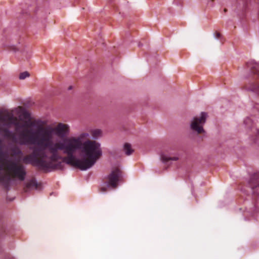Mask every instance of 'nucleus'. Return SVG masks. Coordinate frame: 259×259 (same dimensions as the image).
Segmentation results:
<instances>
[{
    "label": "nucleus",
    "instance_id": "nucleus-10",
    "mask_svg": "<svg viewBox=\"0 0 259 259\" xmlns=\"http://www.w3.org/2000/svg\"><path fill=\"white\" fill-rule=\"evenodd\" d=\"M11 180V179L10 176L3 177L1 179L3 185L7 190H9L10 189Z\"/></svg>",
    "mask_w": 259,
    "mask_h": 259
},
{
    "label": "nucleus",
    "instance_id": "nucleus-16",
    "mask_svg": "<svg viewBox=\"0 0 259 259\" xmlns=\"http://www.w3.org/2000/svg\"><path fill=\"white\" fill-rule=\"evenodd\" d=\"M29 76L30 74L28 71H24L20 74L19 78L20 79L22 80Z\"/></svg>",
    "mask_w": 259,
    "mask_h": 259
},
{
    "label": "nucleus",
    "instance_id": "nucleus-6",
    "mask_svg": "<svg viewBox=\"0 0 259 259\" xmlns=\"http://www.w3.org/2000/svg\"><path fill=\"white\" fill-rule=\"evenodd\" d=\"M121 171L118 168H116L112 171L108 176V184L113 188H115L117 187V183L121 177Z\"/></svg>",
    "mask_w": 259,
    "mask_h": 259
},
{
    "label": "nucleus",
    "instance_id": "nucleus-22",
    "mask_svg": "<svg viewBox=\"0 0 259 259\" xmlns=\"http://www.w3.org/2000/svg\"><path fill=\"white\" fill-rule=\"evenodd\" d=\"M102 190L103 191H105L106 188H102Z\"/></svg>",
    "mask_w": 259,
    "mask_h": 259
},
{
    "label": "nucleus",
    "instance_id": "nucleus-23",
    "mask_svg": "<svg viewBox=\"0 0 259 259\" xmlns=\"http://www.w3.org/2000/svg\"><path fill=\"white\" fill-rule=\"evenodd\" d=\"M224 12H227V9H224Z\"/></svg>",
    "mask_w": 259,
    "mask_h": 259
},
{
    "label": "nucleus",
    "instance_id": "nucleus-4",
    "mask_svg": "<svg viewBox=\"0 0 259 259\" xmlns=\"http://www.w3.org/2000/svg\"><path fill=\"white\" fill-rule=\"evenodd\" d=\"M4 165L7 171L13 177L18 178L20 181L24 180L26 172L23 165L18 164L13 161L7 160Z\"/></svg>",
    "mask_w": 259,
    "mask_h": 259
},
{
    "label": "nucleus",
    "instance_id": "nucleus-13",
    "mask_svg": "<svg viewBox=\"0 0 259 259\" xmlns=\"http://www.w3.org/2000/svg\"><path fill=\"white\" fill-rule=\"evenodd\" d=\"M19 118L21 120H29L30 118V114L26 110H23L19 115Z\"/></svg>",
    "mask_w": 259,
    "mask_h": 259
},
{
    "label": "nucleus",
    "instance_id": "nucleus-19",
    "mask_svg": "<svg viewBox=\"0 0 259 259\" xmlns=\"http://www.w3.org/2000/svg\"><path fill=\"white\" fill-rule=\"evenodd\" d=\"M12 50L14 51V52H16V51H18V50H17V48L15 47H13L12 48Z\"/></svg>",
    "mask_w": 259,
    "mask_h": 259
},
{
    "label": "nucleus",
    "instance_id": "nucleus-1",
    "mask_svg": "<svg viewBox=\"0 0 259 259\" xmlns=\"http://www.w3.org/2000/svg\"><path fill=\"white\" fill-rule=\"evenodd\" d=\"M38 125L35 131L26 130L20 133L18 138L14 137V140L21 145H36L49 148L53 157L57 156L58 151H62L67 155L63 162L81 170L92 167L102 155L101 144L95 141L89 140V134L82 133L77 137H70L63 141L53 140V133L60 138L67 137L70 133L68 124L59 123L53 128L50 126L44 127L46 122L35 120L31 123Z\"/></svg>",
    "mask_w": 259,
    "mask_h": 259
},
{
    "label": "nucleus",
    "instance_id": "nucleus-12",
    "mask_svg": "<svg viewBox=\"0 0 259 259\" xmlns=\"http://www.w3.org/2000/svg\"><path fill=\"white\" fill-rule=\"evenodd\" d=\"M160 158L163 162H166L169 160L177 161L179 159L178 156L169 157L165 154H161Z\"/></svg>",
    "mask_w": 259,
    "mask_h": 259
},
{
    "label": "nucleus",
    "instance_id": "nucleus-20",
    "mask_svg": "<svg viewBox=\"0 0 259 259\" xmlns=\"http://www.w3.org/2000/svg\"><path fill=\"white\" fill-rule=\"evenodd\" d=\"M72 89V86H69V87H68V90H71Z\"/></svg>",
    "mask_w": 259,
    "mask_h": 259
},
{
    "label": "nucleus",
    "instance_id": "nucleus-24",
    "mask_svg": "<svg viewBox=\"0 0 259 259\" xmlns=\"http://www.w3.org/2000/svg\"><path fill=\"white\" fill-rule=\"evenodd\" d=\"M19 108L20 109H22V107H19Z\"/></svg>",
    "mask_w": 259,
    "mask_h": 259
},
{
    "label": "nucleus",
    "instance_id": "nucleus-21",
    "mask_svg": "<svg viewBox=\"0 0 259 259\" xmlns=\"http://www.w3.org/2000/svg\"><path fill=\"white\" fill-rule=\"evenodd\" d=\"M138 46H139V47H140L142 46V44L141 43H140H140H139V44H138Z\"/></svg>",
    "mask_w": 259,
    "mask_h": 259
},
{
    "label": "nucleus",
    "instance_id": "nucleus-5",
    "mask_svg": "<svg viewBox=\"0 0 259 259\" xmlns=\"http://www.w3.org/2000/svg\"><path fill=\"white\" fill-rule=\"evenodd\" d=\"M208 117V113L205 112H201L200 117H194L190 123L191 129L198 134L204 133L203 125L206 123Z\"/></svg>",
    "mask_w": 259,
    "mask_h": 259
},
{
    "label": "nucleus",
    "instance_id": "nucleus-15",
    "mask_svg": "<svg viewBox=\"0 0 259 259\" xmlns=\"http://www.w3.org/2000/svg\"><path fill=\"white\" fill-rule=\"evenodd\" d=\"M12 151L15 155H19L22 153L20 149L18 147H14L12 148Z\"/></svg>",
    "mask_w": 259,
    "mask_h": 259
},
{
    "label": "nucleus",
    "instance_id": "nucleus-2",
    "mask_svg": "<svg viewBox=\"0 0 259 259\" xmlns=\"http://www.w3.org/2000/svg\"><path fill=\"white\" fill-rule=\"evenodd\" d=\"M32 150L31 153L25 156L23 158V161L25 164H31L42 169H52L63 170L64 164L62 162L54 163V162L61 159L60 152L58 151L57 156L53 157L49 148L42 147H33L30 148Z\"/></svg>",
    "mask_w": 259,
    "mask_h": 259
},
{
    "label": "nucleus",
    "instance_id": "nucleus-3",
    "mask_svg": "<svg viewBox=\"0 0 259 259\" xmlns=\"http://www.w3.org/2000/svg\"><path fill=\"white\" fill-rule=\"evenodd\" d=\"M2 121H8V123H5L3 126H6V128H1V133H3V137L7 139L10 140L12 142L21 145L17 141L14 140V137L16 139L18 138L20 133L27 129L20 130V128L25 127V125L18 121L16 117L14 116L12 112H7L5 113L2 116ZM23 145H22L23 146Z\"/></svg>",
    "mask_w": 259,
    "mask_h": 259
},
{
    "label": "nucleus",
    "instance_id": "nucleus-8",
    "mask_svg": "<svg viewBox=\"0 0 259 259\" xmlns=\"http://www.w3.org/2000/svg\"><path fill=\"white\" fill-rule=\"evenodd\" d=\"M39 185V184L37 183L36 181L34 179H32L26 184L24 191L25 192L27 193L29 189L33 188H34L35 189H37Z\"/></svg>",
    "mask_w": 259,
    "mask_h": 259
},
{
    "label": "nucleus",
    "instance_id": "nucleus-9",
    "mask_svg": "<svg viewBox=\"0 0 259 259\" xmlns=\"http://www.w3.org/2000/svg\"><path fill=\"white\" fill-rule=\"evenodd\" d=\"M90 135H91L92 136L93 139H94L93 141H96V140L99 139V138L101 137L102 136V131L100 129H95V130H92L90 131V133H88ZM90 137V136L89 137ZM88 139H89V138H88Z\"/></svg>",
    "mask_w": 259,
    "mask_h": 259
},
{
    "label": "nucleus",
    "instance_id": "nucleus-11",
    "mask_svg": "<svg viewBox=\"0 0 259 259\" xmlns=\"http://www.w3.org/2000/svg\"><path fill=\"white\" fill-rule=\"evenodd\" d=\"M123 151L126 155H131L134 151L130 144L126 143L123 145Z\"/></svg>",
    "mask_w": 259,
    "mask_h": 259
},
{
    "label": "nucleus",
    "instance_id": "nucleus-14",
    "mask_svg": "<svg viewBox=\"0 0 259 259\" xmlns=\"http://www.w3.org/2000/svg\"><path fill=\"white\" fill-rule=\"evenodd\" d=\"M251 71L254 74H256L259 76V65L256 63L252 64L250 66Z\"/></svg>",
    "mask_w": 259,
    "mask_h": 259
},
{
    "label": "nucleus",
    "instance_id": "nucleus-18",
    "mask_svg": "<svg viewBox=\"0 0 259 259\" xmlns=\"http://www.w3.org/2000/svg\"><path fill=\"white\" fill-rule=\"evenodd\" d=\"M23 53L25 54L26 56H30V55L29 54V52L28 51H24Z\"/></svg>",
    "mask_w": 259,
    "mask_h": 259
},
{
    "label": "nucleus",
    "instance_id": "nucleus-7",
    "mask_svg": "<svg viewBox=\"0 0 259 259\" xmlns=\"http://www.w3.org/2000/svg\"><path fill=\"white\" fill-rule=\"evenodd\" d=\"M249 185L252 189L259 187V172L254 174L251 176L249 181Z\"/></svg>",
    "mask_w": 259,
    "mask_h": 259
},
{
    "label": "nucleus",
    "instance_id": "nucleus-17",
    "mask_svg": "<svg viewBox=\"0 0 259 259\" xmlns=\"http://www.w3.org/2000/svg\"><path fill=\"white\" fill-rule=\"evenodd\" d=\"M214 35H215V36L219 38L221 37V34H220V33L218 32H215V33H214Z\"/></svg>",
    "mask_w": 259,
    "mask_h": 259
}]
</instances>
